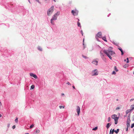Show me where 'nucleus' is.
<instances>
[{"label": "nucleus", "instance_id": "8fccbe9b", "mask_svg": "<svg viewBox=\"0 0 134 134\" xmlns=\"http://www.w3.org/2000/svg\"><path fill=\"white\" fill-rule=\"evenodd\" d=\"M114 121H118V120H117L116 119H114Z\"/></svg>", "mask_w": 134, "mask_h": 134}, {"label": "nucleus", "instance_id": "c03bdc74", "mask_svg": "<svg viewBox=\"0 0 134 134\" xmlns=\"http://www.w3.org/2000/svg\"><path fill=\"white\" fill-rule=\"evenodd\" d=\"M66 84L69 85H71V84L69 82H68Z\"/></svg>", "mask_w": 134, "mask_h": 134}, {"label": "nucleus", "instance_id": "6e6d98bb", "mask_svg": "<svg viewBox=\"0 0 134 134\" xmlns=\"http://www.w3.org/2000/svg\"><path fill=\"white\" fill-rule=\"evenodd\" d=\"M128 127H127V129H126V131H128Z\"/></svg>", "mask_w": 134, "mask_h": 134}, {"label": "nucleus", "instance_id": "1a4fd4ad", "mask_svg": "<svg viewBox=\"0 0 134 134\" xmlns=\"http://www.w3.org/2000/svg\"><path fill=\"white\" fill-rule=\"evenodd\" d=\"M30 75L31 76L34 77V78H35V79H36L37 78V75H36L32 73H30Z\"/></svg>", "mask_w": 134, "mask_h": 134}, {"label": "nucleus", "instance_id": "9d476101", "mask_svg": "<svg viewBox=\"0 0 134 134\" xmlns=\"http://www.w3.org/2000/svg\"><path fill=\"white\" fill-rule=\"evenodd\" d=\"M131 121L130 120H127V121L126 125L127 127H130V123Z\"/></svg>", "mask_w": 134, "mask_h": 134}, {"label": "nucleus", "instance_id": "f03ea898", "mask_svg": "<svg viewBox=\"0 0 134 134\" xmlns=\"http://www.w3.org/2000/svg\"><path fill=\"white\" fill-rule=\"evenodd\" d=\"M54 10V7L52 6L49 9L47 12V15L49 16L53 13Z\"/></svg>", "mask_w": 134, "mask_h": 134}, {"label": "nucleus", "instance_id": "c756f323", "mask_svg": "<svg viewBox=\"0 0 134 134\" xmlns=\"http://www.w3.org/2000/svg\"><path fill=\"white\" fill-rule=\"evenodd\" d=\"M40 132V130L38 129H37L36 130V133H38Z\"/></svg>", "mask_w": 134, "mask_h": 134}, {"label": "nucleus", "instance_id": "0eeeda50", "mask_svg": "<svg viewBox=\"0 0 134 134\" xmlns=\"http://www.w3.org/2000/svg\"><path fill=\"white\" fill-rule=\"evenodd\" d=\"M97 36L99 38L102 37V32H98L96 35V38H97Z\"/></svg>", "mask_w": 134, "mask_h": 134}, {"label": "nucleus", "instance_id": "473e14b6", "mask_svg": "<svg viewBox=\"0 0 134 134\" xmlns=\"http://www.w3.org/2000/svg\"><path fill=\"white\" fill-rule=\"evenodd\" d=\"M46 3H48L49 2V0H43Z\"/></svg>", "mask_w": 134, "mask_h": 134}, {"label": "nucleus", "instance_id": "79ce46f5", "mask_svg": "<svg viewBox=\"0 0 134 134\" xmlns=\"http://www.w3.org/2000/svg\"><path fill=\"white\" fill-rule=\"evenodd\" d=\"M121 55H122L123 54H124V52H123V51H121Z\"/></svg>", "mask_w": 134, "mask_h": 134}, {"label": "nucleus", "instance_id": "a18cd8bd", "mask_svg": "<svg viewBox=\"0 0 134 134\" xmlns=\"http://www.w3.org/2000/svg\"><path fill=\"white\" fill-rule=\"evenodd\" d=\"M36 1L38 3H40H40H40V2L39 1V0H36Z\"/></svg>", "mask_w": 134, "mask_h": 134}, {"label": "nucleus", "instance_id": "b1692460", "mask_svg": "<svg viewBox=\"0 0 134 134\" xmlns=\"http://www.w3.org/2000/svg\"><path fill=\"white\" fill-rule=\"evenodd\" d=\"M97 129H98V127H95L94 128H93L92 129V130H93L95 131V130H96Z\"/></svg>", "mask_w": 134, "mask_h": 134}, {"label": "nucleus", "instance_id": "774afa93", "mask_svg": "<svg viewBox=\"0 0 134 134\" xmlns=\"http://www.w3.org/2000/svg\"><path fill=\"white\" fill-rule=\"evenodd\" d=\"M133 132H134V128L133 129Z\"/></svg>", "mask_w": 134, "mask_h": 134}, {"label": "nucleus", "instance_id": "4c0bfd02", "mask_svg": "<svg viewBox=\"0 0 134 134\" xmlns=\"http://www.w3.org/2000/svg\"><path fill=\"white\" fill-rule=\"evenodd\" d=\"M34 126V125L33 124H32L31 125H30V128L31 129Z\"/></svg>", "mask_w": 134, "mask_h": 134}, {"label": "nucleus", "instance_id": "f704fd0d", "mask_svg": "<svg viewBox=\"0 0 134 134\" xmlns=\"http://www.w3.org/2000/svg\"><path fill=\"white\" fill-rule=\"evenodd\" d=\"M114 44L116 46H117L118 47L119 46V44H118V43H114Z\"/></svg>", "mask_w": 134, "mask_h": 134}, {"label": "nucleus", "instance_id": "cd10ccee", "mask_svg": "<svg viewBox=\"0 0 134 134\" xmlns=\"http://www.w3.org/2000/svg\"><path fill=\"white\" fill-rule=\"evenodd\" d=\"M64 107H65L64 106H61V105H60L59 106V108L60 109H62V108H64Z\"/></svg>", "mask_w": 134, "mask_h": 134}, {"label": "nucleus", "instance_id": "5fc2aeb1", "mask_svg": "<svg viewBox=\"0 0 134 134\" xmlns=\"http://www.w3.org/2000/svg\"><path fill=\"white\" fill-rule=\"evenodd\" d=\"M115 130H114V129H113L112 130V131L113 132H115Z\"/></svg>", "mask_w": 134, "mask_h": 134}, {"label": "nucleus", "instance_id": "09e8293b", "mask_svg": "<svg viewBox=\"0 0 134 134\" xmlns=\"http://www.w3.org/2000/svg\"><path fill=\"white\" fill-rule=\"evenodd\" d=\"M118 122V121H115V124H116Z\"/></svg>", "mask_w": 134, "mask_h": 134}, {"label": "nucleus", "instance_id": "de8ad7c7", "mask_svg": "<svg viewBox=\"0 0 134 134\" xmlns=\"http://www.w3.org/2000/svg\"><path fill=\"white\" fill-rule=\"evenodd\" d=\"M134 100V99L132 98V99H131L130 100V102H131V101L133 100Z\"/></svg>", "mask_w": 134, "mask_h": 134}, {"label": "nucleus", "instance_id": "a878e982", "mask_svg": "<svg viewBox=\"0 0 134 134\" xmlns=\"http://www.w3.org/2000/svg\"><path fill=\"white\" fill-rule=\"evenodd\" d=\"M82 57L83 58L85 59H87L88 58V57H87V56L84 55H82Z\"/></svg>", "mask_w": 134, "mask_h": 134}, {"label": "nucleus", "instance_id": "13d9d810", "mask_svg": "<svg viewBox=\"0 0 134 134\" xmlns=\"http://www.w3.org/2000/svg\"><path fill=\"white\" fill-rule=\"evenodd\" d=\"M77 20H78V21L79 22V19L78 18H77Z\"/></svg>", "mask_w": 134, "mask_h": 134}, {"label": "nucleus", "instance_id": "7c9ffc66", "mask_svg": "<svg viewBox=\"0 0 134 134\" xmlns=\"http://www.w3.org/2000/svg\"><path fill=\"white\" fill-rule=\"evenodd\" d=\"M118 49L121 52L123 51V50H122V49L120 47H119V48H118Z\"/></svg>", "mask_w": 134, "mask_h": 134}, {"label": "nucleus", "instance_id": "4d7b16f0", "mask_svg": "<svg viewBox=\"0 0 134 134\" xmlns=\"http://www.w3.org/2000/svg\"><path fill=\"white\" fill-rule=\"evenodd\" d=\"M110 14V13H109L107 16L108 17H109V15Z\"/></svg>", "mask_w": 134, "mask_h": 134}, {"label": "nucleus", "instance_id": "69168bd1", "mask_svg": "<svg viewBox=\"0 0 134 134\" xmlns=\"http://www.w3.org/2000/svg\"><path fill=\"white\" fill-rule=\"evenodd\" d=\"M53 0V1H54L55 2H56L55 0Z\"/></svg>", "mask_w": 134, "mask_h": 134}, {"label": "nucleus", "instance_id": "e433bc0d", "mask_svg": "<svg viewBox=\"0 0 134 134\" xmlns=\"http://www.w3.org/2000/svg\"><path fill=\"white\" fill-rule=\"evenodd\" d=\"M134 127V124H132L131 126V128H133Z\"/></svg>", "mask_w": 134, "mask_h": 134}, {"label": "nucleus", "instance_id": "6e6552de", "mask_svg": "<svg viewBox=\"0 0 134 134\" xmlns=\"http://www.w3.org/2000/svg\"><path fill=\"white\" fill-rule=\"evenodd\" d=\"M80 107L79 106H77V108L76 109V111L77 112V115L79 116L80 114Z\"/></svg>", "mask_w": 134, "mask_h": 134}, {"label": "nucleus", "instance_id": "e2e57ef3", "mask_svg": "<svg viewBox=\"0 0 134 134\" xmlns=\"http://www.w3.org/2000/svg\"><path fill=\"white\" fill-rule=\"evenodd\" d=\"M28 1L30 3H31L30 1L29 0H28Z\"/></svg>", "mask_w": 134, "mask_h": 134}, {"label": "nucleus", "instance_id": "2eb2a0df", "mask_svg": "<svg viewBox=\"0 0 134 134\" xmlns=\"http://www.w3.org/2000/svg\"><path fill=\"white\" fill-rule=\"evenodd\" d=\"M111 125V124L110 123H108L106 126V127L107 129H108L110 126Z\"/></svg>", "mask_w": 134, "mask_h": 134}, {"label": "nucleus", "instance_id": "5701e85b", "mask_svg": "<svg viewBox=\"0 0 134 134\" xmlns=\"http://www.w3.org/2000/svg\"><path fill=\"white\" fill-rule=\"evenodd\" d=\"M130 114L128 115V116H127V120H130Z\"/></svg>", "mask_w": 134, "mask_h": 134}, {"label": "nucleus", "instance_id": "58836bf2", "mask_svg": "<svg viewBox=\"0 0 134 134\" xmlns=\"http://www.w3.org/2000/svg\"><path fill=\"white\" fill-rule=\"evenodd\" d=\"M120 109V108L119 107H117L116 108V110H118L119 109Z\"/></svg>", "mask_w": 134, "mask_h": 134}, {"label": "nucleus", "instance_id": "2f4dec72", "mask_svg": "<svg viewBox=\"0 0 134 134\" xmlns=\"http://www.w3.org/2000/svg\"><path fill=\"white\" fill-rule=\"evenodd\" d=\"M110 121V117H109L108 119V122H109Z\"/></svg>", "mask_w": 134, "mask_h": 134}, {"label": "nucleus", "instance_id": "9b49d317", "mask_svg": "<svg viewBox=\"0 0 134 134\" xmlns=\"http://www.w3.org/2000/svg\"><path fill=\"white\" fill-rule=\"evenodd\" d=\"M92 63L95 64L96 65H97L98 62L97 61H93L92 62Z\"/></svg>", "mask_w": 134, "mask_h": 134}, {"label": "nucleus", "instance_id": "a19ab883", "mask_svg": "<svg viewBox=\"0 0 134 134\" xmlns=\"http://www.w3.org/2000/svg\"><path fill=\"white\" fill-rule=\"evenodd\" d=\"M15 128V125H14L12 126V128L13 129H14Z\"/></svg>", "mask_w": 134, "mask_h": 134}, {"label": "nucleus", "instance_id": "bf43d9fd", "mask_svg": "<svg viewBox=\"0 0 134 134\" xmlns=\"http://www.w3.org/2000/svg\"><path fill=\"white\" fill-rule=\"evenodd\" d=\"M2 116V115L1 114H0V118Z\"/></svg>", "mask_w": 134, "mask_h": 134}, {"label": "nucleus", "instance_id": "72a5a7b5", "mask_svg": "<svg viewBox=\"0 0 134 134\" xmlns=\"http://www.w3.org/2000/svg\"><path fill=\"white\" fill-rule=\"evenodd\" d=\"M84 39H83V45L84 46H83V49H85V46H84Z\"/></svg>", "mask_w": 134, "mask_h": 134}, {"label": "nucleus", "instance_id": "423d86ee", "mask_svg": "<svg viewBox=\"0 0 134 134\" xmlns=\"http://www.w3.org/2000/svg\"><path fill=\"white\" fill-rule=\"evenodd\" d=\"M111 118L113 119H116L118 120L119 118V116L118 117L117 115L116 114H114L111 116Z\"/></svg>", "mask_w": 134, "mask_h": 134}, {"label": "nucleus", "instance_id": "a211bd4d", "mask_svg": "<svg viewBox=\"0 0 134 134\" xmlns=\"http://www.w3.org/2000/svg\"><path fill=\"white\" fill-rule=\"evenodd\" d=\"M131 108L133 110L134 109V104L132 105L131 106Z\"/></svg>", "mask_w": 134, "mask_h": 134}, {"label": "nucleus", "instance_id": "bb28decb", "mask_svg": "<svg viewBox=\"0 0 134 134\" xmlns=\"http://www.w3.org/2000/svg\"><path fill=\"white\" fill-rule=\"evenodd\" d=\"M18 118H16L15 120V122L17 123L18 122Z\"/></svg>", "mask_w": 134, "mask_h": 134}, {"label": "nucleus", "instance_id": "412c9836", "mask_svg": "<svg viewBox=\"0 0 134 134\" xmlns=\"http://www.w3.org/2000/svg\"><path fill=\"white\" fill-rule=\"evenodd\" d=\"M119 129H117L116 130H115V132L116 134H118L119 131Z\"/></svg>", "mask_w": 134, "mask_h": 134}, {"label": "nucleus", "instance_id": "052dcab7", "mask_svg": "<svg viewBox=\"0 0 134 134\" xmlns=\"http://www.w3.org/2000/svg\"><path fill=\"white\" fill-rule=\"evenodd\" d=\"M118 115H119V116H120V113H118Z\"/></svg>", "mask_w": 134, "mask_h": 134}, {"label": "nucleus", "instance_id": "7ed1b4c3", "mask_svg": "<svg viewBox=\"0 0 134 134\" xmlns=\"http://www.w3.org/2000/svg\"><path fill=\"white\" fill-rule=\"evenodd\" d=\"M60 14V12L59 11H58L57 12L54 14L52 16L51 19L55 20L57 19V17Z\"/></svg>", "mask_w": 134, "mask_h": 134}, {"label": "nucleus", "instance_id": "c85d7f7f", "mask_svg": "<svg viewBox=\"0 0 134 134\" xmlns=\"http://www.w3.org/2000/svg\"><path fill=\"white\" fill-rule=\"evenodd\" d=\"M112 129H111L110 131L109 134H113L114 133L113 132L111 131Z\"/></svg>", "mask_w": 134, "mask_h": 134}, {"label": "nucleus", "instance_id": "20e7f679", "mask_svg": "<svg viewBox=\"0 0 134 134\" xmlns=\"http://www.w3.org/2000/svg\"><path fill=\"white\" fill-rule=\"evenodd\" d=\"M92 75L93 76L97 75L98 74V72L97 69H95L92 71Z\"/></svg>", "mask_w": 134, "mask_h": 134}, {"label": "nucleus", "instance_id": "c9c22d12", "mask_svg": "<svg viewBox=\"0 0 134 134\" xmlns=\"http://www.w3.org/2000/svg\"><path fill=\"white\" fill-rule=\"evenodd\" d=\"M116 74V72L114 71H113L112 72V74Z\"/></svg>", "mask_w": 134, "mask_h": 134}, {"label": "nucleus", "instance_id": "0e129e2a", "mask_svg": "<svg viewBox=\"0 0 134 134\" xmlns=\"http://www.w3.org/2000/svg\"><path fill=\"white\" fill-rule=\"evenodd\" d=\"M112 43L114 44V43H115V42L114 41H113Z\"/></svg>", "mask_w": 134, "mask_h": 134}, {"label": "nucleus", "instance_id": "49530a36", "mask_svg": "<svg viewBox=\"0 0 134 134\" xmlns=\"http://www.w3.org/2000/svg\"><path fill=\"white\" fill-rule=\"evenodd\" d=\"M81 33L82 36L83 35V33L82 30H81Z\"/></svg>", "mask_w": 134, "mask_h": 134}, {"label": "nucleus", "instance_id": "dca6fc26", "mask_svg": "<svg viewBox=\"0 0 134 134\" xmlns=\"http://www.w3.org/2000/svg\"><path fill=\"white\" fill-rule=\"evenodd\" d=\"M102 38V39L104 41L107 42V40H106V38L105 36H104Z\"/></svg>", "mask_w": 134, "mask_h": 134}, {"label": "nucleus", "instance_id": "f3484780", "mask_svg": "<svg viewBox=\"0 0 134 134\" xmlns=\"http://www.w3.org/2000/svg\"><path fill=\"white\" fill-rule=\"evenodd\" d=\"M53 20L52 19H51V23L52 25H54L55 24H54V21H53Z\"/></svg>", "mask_w": 134, "mask_h": 134}, {"label": "nucleus", "instance_id": "393cba45", "mask_svg": "<svg viewBox=\"0 0 134 134\" xmlns=\"http://www.w3.org/2000/svg\"><path fill=\"white\" fill-rule=\"evenodd\" d=\"M102 60L105 63H107V59L105 57Z\"/></svg>", "mask_w": 134, "mask_h": 134}, {"label": "nucleus", "instance_id": "603ef678", "mask_svg": "<svg viewBox=\"0 0 134 134\" xmlns=\"http://www.w3.org/2000/svg\"><path fill=\"white\" fill-rule=\"evenodd\" d=\"M72 87H73V88L74 89H75V86H72Z\"/></svg>", "mask_w": 134, "mask_h": 134}, {"label": "nucleus", "instance_id": "4468645a", "mask_svg": "<svg viewBox=\"0 0 134 134\" xmlns=\"http://www.w3.org/2000/svg\"><path fill=\"white\" fill-rule=\"evenodd\" d=\"M37 48L38 49L39 51H42V48L39 46L37 47Z\"/></svg>", "mask_w": 134, "mask_h": 134}, {"label": "nucleus", "instance_id": "6ab92c4d", "mask_svg": "<svg viewBox=\"0 0 134 134\" xmlns=\"http://www.w3.org/2000/svg\"><path fill=\"white\" fill-rule=\"evenodd\" d=\"M114 70L116 71H118V70L117 68L116 67V66H114Z\"/></svg>", "mask_w": 134, "mask_h": 134}, {"label": "nucleus", "instance_id": "f257e3e1", "mask_svg": "<svg viewBox=\"0 0 134 134\" xmlns=\"http://www.w3.org/2000/svg\"><path fill=\"white\" fill-rule=\"evenodd\" d=\"M103 52L110 59H112V58L111 55L115 54V52L112 51H110L108 50H104L103 51Z\"/></svg>", "mask_w": 134, "mask_h": 134}, {"label": "nucleus", "instance_id": "3c124183", "mask_svg": "<svg viewBox=\"0 0 134 134\" xmlns=\"http://www.w3.org/2000/svg\"><path fill=\"white\" fill-rule=\"evenodd\" d=\"M64 93H62V94H61V96H64Z\"/></svg>", "mask_w": 134, "mask_h": 134}, {"label": "nucleus", "instance_id": "338daca9", "mask_svg": "<svg viewBox=\"0 0 134 134\" xmlns=\"http://www.w3.org/2000/svg\"><path fill=\"white\" fill-rule=\"evenodd\" d=\"M25 134H29V133H25Z\"/></svg>", "mask_w": 134, "mask_h": 134}, {"label": "nucleus", "instance_id": "4be33fe9", "mask_svg": "<svg viewBox=\"0 0 134 134\" xmlns=\"http://www.w3.org/2000/svg\"><path fill=\"white\" fill-rule=\"evenodd\" d=\"M77 25H78V27H81V24H80V23L78 22V21H77Z\"/></svg>", "mask_w": 134, "mask_h": 134}, {"label": "nucleus", "instance_id": "39448f33", "mask_svg": "<svg viewBox=\"0 0 134 134\" xmlns=\"http://www.w3.org/2000/svg\"><path fill=\"white\" fill-rule=\"evenodd\" d=\"M71 13L74 16L77 15L78 14L79 11L78 10H76L75 11L72 10L71 11Z\"/></svg>", "mask_w": 134, "mask_h": 134}, {"label": "nucleus", "instance_id": "ddd939ff", "mask_svg": "<svg viewBox=\"0 0 134 134\" xmlns=\"http://www.w3.org/2000/svg\"><path fill=\"white\" fill-rule=\"evenodd\" d=\"M132 110L131 109H129L127 110L126 111V113L127 114H128Z\"/></svg>", "mask_w": 134, "mask_h": 134}, {"label": "nucleus", "instance_id": "680f3d73", "mask_svg": "<svg viewBox=\"0 0 134 134\" xmlns=\"http://www.w3.org/2000/svg\"><path fill=\"white\" fill-rule=\"evenodd\" d=\"M2 105V103L1 102H0V105Z\"/></svg>", "mask_w": 134, "mask_h": 134}, {"label": "nucleus", "instance_id": "f8f14e48", "mask_svg": "<svg viewBox=\"0 0 134 134\" xmlns=\"http://www.w3.org/2000/svg\"><path fill=\"white\" fill-rule=\"evenodd\" d=\"M103 51L102 50H101L100 51V57L102 56H104V55L103 53Z\"/></svg>", "mask_w": 134, "mask_h": 134}, {"label": "nucleus", "instance_id": "ea45409f", "mask_svg": "<svg viewBox=\"0 0 134 134\" xmlns=\"http://www.w3.org/2000/svg\"><path fill=\"white\" fill-rule=\"evenodd\" d=\"M126 59L127 60L126 63H129V58H127Z\"/></svg>", "mask_w": 134, "mask_h": 134}, {"label": "nucleus", "instance_id": "37998d69", "mask_svg": "<svg viewBox=\"0 0 134 134\" xmlns=\"http://www.w3.org/2000/svg\"><path fill=\"white\" fill-rule=\"evenodd\" d=\"M101 57L102 59L105 58V57H104V56H101Z\"/></svg>", "mask_w": 134, "mask_h": 134}, {"label": "nucleus", "instance_id": "aec40b11", "mask_svg": "<svg viewBox=\"0 0 134 134\" xmlns=\"http://www.w3.org/2000/svg\"><path fill=\"white\" fill-rule=\"evenodd\" d=\"M35 87V86L34 85H32L31 86L30 90L33 89Z\"/></svg>", "mask_w": 134, "mask_h": 134}, {"label": "nucleus", "instance_id": "864d4df0", "mask_svg": "<svg viewBox=\"0 0 134 134\" xmlns=\"http://www.w3.org/2000/svg\"><path fill=\"white\" fill-rule=\"evenodd\" d=\"M9 125H10L9 124H8V125H7V127H8L9 128Z\"/></svg>", "mask_w": 134, "mask_h": 134}]
</instances>
